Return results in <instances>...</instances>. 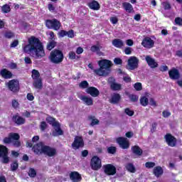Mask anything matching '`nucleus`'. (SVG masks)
<instances>
[{"label": "nucleus", "instance_id": "obj_54", "mask_svg": "<svg viewBox=\"0 0 182 182\" xmlns=\"http://www.w3.org/2000/svg\"><path fill=\"white\" fill-rule=\"evenodd\" d=\"M67 36L70 38H75V31L73 30L67 31Z\"/></svg>", "mask_w": 182, "mask_h": 182}, {"label": "nucleus", "instance_id": "obj_4", "mask_svg": "<svg viewBox=\"0 0 182 182\" xmlns=\"http://www.w3.org/2000/svg\"><path fill=\"white\" fill-rule=\"evenodd\" d=\"M6 86L8 87L10 92L16 95L19 93V90H21V85H19V80L16 79H13L9 80L6 83Z\"/></svg>", "mask_w": 182, "mask_h": 182}, {"label": "nucleus", "instance_id": "obj_31", "mask_svg": "<svg viewBox=\"0 0 182 182\" xmlns=\"http://www.w3.org/2000/svg\"><path fill=\"white\" fill-rule=\"evenodd\" d=\"M81 100L84 102L87 106H93V99L87 96H82Z\"/></svg>", "mask_w": 182, "mask_h": 182}, {"label": "nucleus", "instance_id": "obj_11", "mask_svg": "<svg viewBox=\"0 0 182 182\" xmlns=\"http://www.w3.org/2000/svg\"><path fill=\"white\" fill-rule=\"evenodd\" d=\"M90 167L92 170L97 171L99 168H102V160L99 156H93L91 159Z\"/></svg>", "mask_w": 182, "mask_h": 182}, {"label": "nucleus", "instance_id": "obj_60", "mask_svg": "<svg viewBox=\"0 0 182 182\" xmlns=\"http://www.w3.org/2000/svg\"><path fill=\"white\" fill-rule=\"evenodd\" d=\"M123 80L125 82V83H130V82H132V77L127 75V76L123 77Z\"/></svg>", "mask_w": 182, "mask_h": 182}, {"label": "nucleus", "instance_id": "obj_5", "mask_svg": "<svg viewBox=\"0 0 182 182\" xmlns=\"http://www.w3.org/2000/svg\"><path fill=\"white\" fill-rule=\"evenodd\" d=\"M46 26L48 29H53L54 31H59L60 29V21L56 18L46 20Z\"/></svg>", "mask_w": 182, "mask_h": 182}, {"label": "nucleus", "instance_id": "obj_62", "mask_svg": "<svg viewBox=\"0 0 182 182\" xmlns=\"http://www.w3.org/2000/svg\"><path fill=\"white\" fill-rule=\"evenodd\" d=\"M164 9L167 10V9H171V5L168 2H165L163 4Z\"/></svg>", "mask_w": 182, "mask_h": 182}, {"label": "nucleus", "instance_id": "obj_50", "mask_svg": "<svg viewBox=\"0 0 182 182\" xmlns=\"http://www.w3.org/2000/svg\"><path fill=\"white\" fill-rule=\"evenodd\" d=\"M18 167H19V165L18 164V162H14L11 165V171H16V170H18Z\"/></svg>", "mask_w": 182, "mask_h": 182}, {"label": "nucleus", "instance_id": "obj_48", "mask_svg": "<svg viewBox=\"0 0 182 182\" xmlns=\"http://www.w3.org/2000/svg\"><path fill=\"white\" fill-rule=\"evenodd\" d=\"M4 36L7 39H11V38H14V36H15V34H14V33L11 31H6L4 33Z\"/></svg>", "mask_w": 182, "mask_h": 182}, {"label": "nucleus", "instance_id": "obj_18", "mask_svg": "<svg viewBox=\"0 0 182 182\" xmlns=\"http://www.w3.org/2000/svg\"><path fill=\"white\" fill-rule=\"evenodd\" d=\"M168 75L171 80H178L181 77L180 71L176 68H173L168 71Z\"/></svg>", "mask_w": 182, "mask_h": 182}, {"label": "nucleus", "instance_id": "obj_21", "mask_svg": "<svg viewBox=\"0 0 182 182\" xmlns=\"http://www.w3.org/2000/svg\"><path fill=\"white\" fill-rule=\"evenodd\" d=\"M0 76L3 77V79H12L14 77V74L12 72L9 71L6 68H4L0 71Z\"/></svg>", "mask_w": 182, "mask_h": 182}, {"label": "nucleus", "instance_id": "obj_17", "mask_svg": "<svg viewBox=\"0 0 182 182\" xmlns=\"http://www.w3.org/2000/svg\"><path fill=\"white\" fill-rule=\"evenodd\" d=\"M141 45L144 48L151 49V48H154V41H153L150 37H145L142 40Z\"/></svg>", "mask_w": 182, "mask_h": 182}, {"label": "nucleus", "instance_id": "obj_14", "mask_svg": "<svg viewBox=\"0 0 182 182\" xmlns=\"http://www.w3.org/2000/svg\"><path fill=\"white\" fill-rule=\"evenodd\" d=\"M45 143L41 141L33 146L32 150L35 154L38 156H41V154H43V149H45Z\"/></svg>", "mask_w": 182, "mask_h": 182}, {"label": "nucleus", "instance_id": "obj_64", "mask_svg": "<svg viewBox=\"0 0 182 182\" xmlns=\"http://www.w3.org/2000/svg\"><path fill=\"white\" fill-rule=\"evenodd\" d=\"M176 56H177L178 58H182V50H176Z\"/></svg>", "mask_w": 182, "mask_h": 182}, {"label": "nucleus", "instance_id": "obj_25", "mask_svg": "<svg viewBox=\"0 0 182 182\" xmlns=\"http://www.w3.org/2000/svg\"><path fill=\"white\" fill-rule=\"evenodd\" d=\"M131 150L135 156H143V149H141V148L138 145L132 146Z\"/></svg>", "mask_w": 182, "mask_h": 182}, {"label": "nucleus", "instance_id": "obj_55", "mask_svg": "<svg viewBox=\"0 0 182 182\" xmlns=\"http://www.w3.org/2000/svg\"><path fill=\"white\" fill-rule=\"evenodd\" d=\"M68 36V31H65V30H61L59 33H58V36L60 38H64V36Z\"/></svg>", "mask_w": 182, "mask_h": 182}, {"label": "nucleus", "instance_id": "obj_47", "mask_svg": "<svg viewBox=\"0 0 182 182\" xmlns=\"http://www.w3.org/2000/svg\"><path fill=\"white\" fill-rule=\"evenodd\" d=\"M124 113H125V114H127V116H129V117L134 115V111L130 109V108H126L124 109Z\"/></svg>", "mask_w": 182, "mask_h": 182}, {"label": "nucleus", "instance_id": "obj_1", "mask_svg": "<svg viewBox=\"0 0 182 182\" xmlns=\"http://www.w3.org/2000/svg\"><path fill=\"white\" fill-rule=\"evenodd\" d=\"M28 43L23 48L24 53L31 55L35 59H42V58L46 56L45 47L39 38L34 36H31L28 39Z\"/></svg>", "mask_w": 182, "mask_h": 182}, {"label": "nucleus", "instance_id": "obj_52", "mask_svg": "<svg viewBox=\"0 0 182 182\" xmlns=\"http://www.w3.org/2000/svg\"><path fill=\"white\" fill-rule=\"evenodd\" d=\"M11 105L14 109H18V107H19V102L16 100H13L11 102Z\"/></svg>", "mask_w": 182, "mask_h": 182}, {"label": "nucleus", "instance_id": "obj_23", "mask_svg": "<svg viewBox=\"0 0 182 182\" xmlns=\"http://www.w3.org/2000/svg\"><path fill=\"white\" fill-rule=\"evenodd\" d=\"M70 178L72 181L80 182L82 181V175L77 171H73L70 173Z\"/></svg>", "mask_w": 182, "mask_h": 182}, {"label": "nucleus", "instance_id": "obj_8", "mask_svg": "<svg viewBox=\"0 0 182 182\" xmlns=\"http://www.w3.org/2000/svg\"><path fill=\"white\" fill-rule=\"evenodd\" d=\"M117 143L122 150L130 149V141H129V139L126 137L119 136L117 138Z\"/></svg>", "mask_w": 182, "mask_h": 182}, {"label": "nucleus", "instance_id": "obj_49", "mask_svg": "<svg viewBox=\"0 0 182 182\" xmlns=\"http://www.w3.org/2000/svg\"><path fill=\"white\" fill-rule=\"evenodd\" d=\"M155 166H156V163L154 162L149 161L145 163V167L146 168H153Z\"/></svg>", "mask_w": 182, "mask_h": 182}, {"label": "nucleus", "instance_id": "obj_3", "mask_svg": "<svg viewBox=\"0 0 182 182\" xmlns=\"http://www.w3.org/2000/svg\"><path fill=\"white\" fill-rule=\"evenodd\" d=\"M63 53L60 50L55 49L50 53V60L52 63H55L58 65V63H61L63 62Z\"/></svg>", "mask_w": 182, "mask_h": 182}, {"label": "nucleus", "instance_id": "obj_39", "mask_svg": "<svg viewBox=\"0 0 182 182\" xmlns=\"http://www.w3.org/2000/svg\"><path fill=\"white\" fill-rule=\"evenodd\" d=\"M126 168L130 173H135L136 172V168L134 167V165H133V164H132V163L127 164V166H126Z\"/></svg>", "mask_w": 182, "mask_h": 182}, {"label": "nucleus", "instance_id": "obj_57", "mask_svg": "<svg viewBox=\"0 0 182 182\" xmlns=\"http://www.w3.org/2000/svg\"><path fill=\"white\" fill-rule=\"evenodd\" d=\"M114 63H115V65H122L123 60L121 58H115L114 59Z\"/></svg>", "mask_w": 182, "mask_h": 182}, {"label": "nucleus", "instance_id": "obj_10", "mask_svg": "<svg viewBox=\"0 0 182 182\" xmlns=\"http://www.w3.org/2000/svg\"><path fill=\"white\" fill-rule=\"evenodd\" d=\"M139 68V58L136 56H132L128 60V70H134Z\"/></svg>", "mask_w": 182, "mask_h": 182}, {"label": "nucleus", "instance_id": "obj_61", "mask_svg": "<svg viewBox=\"0 0 182 182\" xmlns=\"http://www.w3.org/2000/svg\"><path fill=\"white\" fill-rule=\"evenodd\" d=\"M149 105L156 107L157 106V102H156V100H154V98H150Z\"/></svg>", "mask_w": 182, "mask_h": 182}, {"label": "nucleus", "instance_id": "obj_46", "mask_svg": "<svg viewBox=\"0 0 182 182\" xmlns=\"http://www.w3.org/2000/svg\"><path fill=\"white\" fill-rule=\"evenodd\" d=\"M40 129H41V132H45V130H46V129H48V124H46V122L43 121L41 122Z\"/></svg>", "mask_w": 182, "mask_h": 182}, {"label": "nucleus", "instance_id": "obj_45", "mask_svg": "<svg viewBox=\"0 0 182 182\" xmlns=\"http://www.w3.org/2000/svg\"><path fill=\"white\" fill-rule=\"evenodd\" d=\"M134 87L136 92H140V90H143V85H141V82H136L134 85Z\"/></svg>", "mask_w": 182, "mask_h": 182}, {"label": "nucleus", "instance_id": "obj_59", "mask_svg": "<svg viewBox=\"0 0 182 182\" xmlns=\"http://www.w3.org/2000/svg\"><path fill=\"white\" fill-rule=\"evenodd\" d=\"M19 45V41L14 40L10 45V48H16Z\"/></svg>", "mask_w": 182, "mask_h": 182}, {"label": "nucleus", "instance_id": "obj_20", "mask_svg": "<svg viewBox=\"0 0 182 182\" xmlns=\"http://www.w3.org/2000/svg\"><path fill=\"white\" fill-rule=\"evenodd\" d=\"M53 137H58V136H63V130L60 128V123L56 124L54 126V130L52 132Z\"/></svg>", "mask_w": 182, "mask_h": 182}, {"label": "nucleus", "instance_id": "obj_6", "mask_svg": "<svg viewBox=\"0 0 182 182\" xmlns=\"http://www.w3.org/2000/svg\"><path fill=\"white\" fill-rule=\"evenodd\" d=\"M72 147L74 150H79V149H83L85 147V141L83 136H75L74 141L72 143Z\"/></svg>", "mask_w": 182, "mask_h": 182}, {"label": "nucleus", "instance_id": "obj_27", "mask_svg": "<svg viewBox=\"0 0 182 182\" xmlns=\"http://www.w3.org/2000/svg\"><path fill=\"white\" fill-rule=\"evenodd\" d=\"M122 99V97L120 96V94L119 93H114L110 99V103L112 105H117L119 102H120V100Z\"/></svg>", "mask_w": 182, "mask_h": 182}, {"label": "nucleus", "instance_id": "obj_15", "mask_svg": "<svg viewBox=\"0 0 182 182\" xmlns=\"http://www.w3.org/2000/svg\"><path fill=\"white\" fill-rule=\"evenodd\" d=\"M43 154H46V156H48V157H55L56 154H58V151H56V149L49 146L48 145H46L44 146V149H43Z\"/></svg>", "mask_w": 182, "mask_h": 182}, {"label": "nucleus", "instance_id": "obj_56", "mask_svg": "<svg viewBox=\"0 0 182 182\" xmlns=\"http://www.w3.org/2000/svg\"><path fill=\"white\" fill-rule=\"evenodd\" d=\"M176 25H178V26H182V18L180 17H176L175 18Z\"/></svg>", "mask_w": 182, "mask_h": 182}, {"label": "nucleus", "instance_id": "obj_26", "mask_svg": "<svg viewBox=\"0 0 182 182\" xmlns=\"http://www.w3.org/2000/svg\"><path fill=\"white\" fill-rule=\"evenodd\" d=\"M122 8H124V11L128 14H133V12H134L133 6L129 2L122 3Z\"/></svg>", "mask_w": 182, "mask_h": 182}, {"label": "nucleus", "instance_id": "obj_30", "mask_svg": "<svg viewBox=\"0 0 182 182\" xmlns=\"http://www.w3.org/2000/svg\"><path fill=\"white\" fill-rule=\"evenodd\" d=\"M112 45L115 48L121 49V48H123V46H124V43H123V41H122L121 39L115 38L112 41Z\"/></svg>", "mask_w": 182, "mask_h": 182}, {"label": "nucleus", "instance_id": "obj_58", "mask_svg": "<svg viewBox=\"0 0 182 182\" xmlns=\"http://www.w3.org/2000/svg\"><path fill=\"white\" fill-rule=\"evenodd\" d=\"M110 22H112V23H113V25H116V23H117V22H119V18H117V17H116V16H112L110 18Z\"/></svg>", "mask_w": 182, "mask_h": 182}, {"label": "nucleus", "instance_id": "obj_12", "mask_svg": "<svg viewBox=\"0 0 182 182\" xmlns=\"http://www.w3.org/2000/svg\"><path fill=\"white\" fill-rule=\"evenodd\" d=\"M19 139H21L19 134L11 132L9 134L8 137L4 138L3 142L4 144H11V143H12V140H19Z\"/></svg>", "mask_w": 182, "mask_h": 182}, {"label": "nucleus", "instance_id": "obj_16", "mask_svg": "<svg viewBox=\"0 0 182 182\" xmlns=\"http://www.w3.org/2000/svg\"><path fill=\"white\" fill-rule=\"evenodd\" d=\"M11 120L14 124H16V126H22V124L26 123V119L20 116L18 113L13 115Z\"/></svg>", "mask_w": 182, "mask_h": 182}, {"label": "nucleus", "instance_id": "obj_51", "mask_svg": "<svg viewBox=\"0 0 182 182\" xmlns=\"http://www.w3.org/2000/svg\"><path fill=\"white\" fill-rule=\"evenodd\" d=\"M129 99L131 100V102H137V100H139V97L136 95H129Z\"/></svg>", "mask_w": 182, "mask_h": 182}, {"label": "nucleus", "instance_id": "obj_53", "mask_svg": "<svg viewBox=\"0 0 182 182\" xmlns=\"http://www.w3.org/2000/svg\"><path fill=\"white\" fill-rule=\"evenodd\" d=\"M162 116H163V117H164L165 119H167V117H170V116H171V112H168V111H166V110H164V111H163V112H162Z\"/></svg>", "mask_w": 182, "mask_h": 182}, {"label": "nucleus", "instance_id": "obj_32", "mask_svg": "<svg viewBox=\"0 0 182 182\" xmlns=\"http://www.w3.org/2000/svg\"><path fill=\"white\" fill-rule=\"evenodd\" d=\"M47 123L53 126V127H55V124H58L59 122L56 121L55 118H53L52 117H47L46 119Z\"/></svg>", "mask_w": 182, "mask_h": 182}, {"label": "nucleus", "instance_id": "obj_42", "mask_svg": "<svg viewBox=\"0 0 182 182\" xmlns=\"http://www.w3.org/2000/svg\"><path fill=\"white\" fill-rule=\"evenodd\" d=\"M117 148L116 146H109L107 149V151L109 154H116Z\"/></svg>", "mask_w": 182, "mask_h": 182}, {"label": "nucleus", "instance_id": "obj_35", "mask_svg": "<svg viewBox=\"0 0 182 182\" xmlns=\"http://www.w3.org/2000/svg\"><path fill=\"white\" fill-rule=\"evenodd\" d=\"M88 120H91L90 126H96V124H99L100 121L96 119L95 116L90 115L88 116Z\"/></svg>", "mask_w": 182, "mask_h": 182}, {"label": "nucleus", "instance_id": "obj_22", "mask_svg": "<svg viewBox=\"0 0 182 182\" xmlns=\"http://www.w3.org/2000/svg\"><path fill=\"white\" fill-rule=\"evenodd\" d=\"M145 60L149 66H150L152 69H155L159 66V63L156 62V60L151 58L150 55H146L145 58Z\"/></svg>", "mask_w": 182, "mask_h": 182}, {"label": "nucleus", "instance_id": "obj_19", "mask_svg": "<svg viewBox=\"0 0 182 182\" xmlns=\"http://www.w3.org/2000/svg\"><path fill=\"white\" fill-rule=\"evenodd\" d=\"M86 93L90 95L92 97H97L100 95V91L96 87H89L86 89Z\"/></svg>", "mask_w": 182, "mask_h": 182}, {"label": "nucleus", "instance_id": "obj_28", "mask_svg": "<svg viewBox=\"0 0 182 182\" xmlns=\"http://www.w3.org/2000/svg\"><path fill=\"white\" fill-rule=\"evenodd\" d=\"M33 86L35 87V89H38L41 90L42 87H43V83L42 82V78H38L36 80H33Z\"/></svg>", "mask_w": 182, "mask_h": 182}, {"label": "nucleus", "instance_id": "obj_37", "mask_svg": "<svg viewBox=\"0 0 182 182\" xmlns=\"http://www.w3.org/2000/svg\"><path fill=\"white\" fill-rule=\"evenodd\" d=\"M55 46H56V42L54 40L50 41L47 44L46 50H52V49H53Z\"/></svg>", "mask_w": 182, "mask_h": 182}, {"label": "nucleus", "instance_id": "obj_2", "mask_svg": "<svg viewBox=\"0 0 182 182\" xmlns=\"http://www.w3.org/2000/svg\"><path fill=\"white\" fill-rule=\"evenodd\" d=\"M99 68L95 69L93 68V64L89 63L88 68L93 70L94 73L97 76H109L110 75V72H112V67L113 66V63L110 61V60L102 59L98 61Z\"/></svg>", "mask_w": 182, "mask_h": 182}, {"label": "nucleus", "instance_id": "obj_44", "mask_svg": "<svg viewBox=\"0 0 182 182\" xmlns=\"http://www.w3.org/2000/svg\"><path fill=\"white\" fill-rule=\"evenodd\" d=\"M1 10L4 14H9V12H11V6H9L8 4H4L1 7Z\"/></svg>", "mask_w": 182, "mask_h": 182}, {"label": "nucleus", "instance_id": "obj_41", "mask_svg": "<svg viewBox=\"0 0 182 182\" xmlns=\"http://www.w3.org/2000/svg\"><path fill=\"white\" fill-rule=\"evenodd\" d=\"M28 176L31 178H35L36 177V171L33 168H30L28 171Z\"/></svg>", "mask_w": 182, "mask_h": 182}, {"label": "nucleus", "instance_id": "obj_33", "mask_svg": "<svg viewBox=\"0 0 182 182\" xmlns=\"http://www.w3.org/2000/svg\"><path fill=\"white\" fill-rule=\"evenodd\" d=\"M90 50L93 53L96 52L97 55H98L99 56H102V55H103V53L100 51V47H99V46H92L90 48Z\"/></svg>", "mask_w": 182, "mask_h": 182}, {"label": "nucleus", "instance_id": "obj_63", "mask_svg": "<svg viewBox=\"0 0 182 182\" xmlns=\"http://www.w3.org/2000/svg\"><path fill=\"white\" fill-rule=\"evenodd\" d=\"M27 99L30 101L32 102V100H34L35 97L33 96V93H28L27 94Z\"/></svg>", "mask_w": 182, "mask_h": 182}, {"label": "nucleus", "instance_id": "obj_7", "mask_svg": "<svg viewBox=\"0 0 182 182\" xmlns=\"http://www.w3.org/2000/svg\"><path fill=\"white\" fill-rule=\"evenodd\" d=\"M8 147L5 145L0 144V157L2 159L3 164L9 163V156H8Z\"/></svg>", "mask_w": 182, "mask_h": 182}, {"label": "nucleus", "instance_id": "obj_29", "mask_svg": "<svg viewBox=\"0 0 182 182\" xmlns=\"http://www.w3.org/2000/svg\"><path fill=\"white\" fill-rule=\"evenodd\" d=\"M163 173H164V171L160 166L154 167L153 170V173L154 174L155 177H160V176H163Z\"/></svg>", "mask_w": 182, "mask_h": 182}, {"label": "nucleus", "instance_id": "obj_9", "mask_svg": "<svg viewBox=\"0 0 182 182\" xmlns=\"http://www.w3.org/2000/svg\"><path fill=\"white\" fill-rule=\"evenodd\" d=\"M164 139H165V141L169 147H176L177 146V138L173 134L168 133L164 136Z\"/></svg>", "mask_w": 182, "mask_h": 182}, {"label": "nucleus", "instance_id": "obj_40", "mask_svg": "<svg viewBox=\"0 0 182 182\" xmlns=\"http://www.w3.org/2000/svg\"><path fill=\"white\" fill-rule=\"evenodd\" d=\"M68 58L71 60H75V59H79V55H76V53L75 51H70L68 53Z\"/></svg>", "mask_w": 182, "mask_h": 182}, {"label": "nucleus", "instance_id": "obj_38", "mask_svg": "<svg viewBox=\"0 0 182 182\" xmlns=\"http://www.w3.org/2000/svg\"><path fill=\"white\" fill-rule=\"evenodd\" d=\"M140 103L141 106H144V107H146V106L149 105V98H147V97L146 96L141 97L140 98Z\"/></svg>", "mask_w": 182, "mask_h": 182}, {"label": "nucleus", "instance_id": "obj_13", "mask_svg": "<svg viewBox=\"0 0 182 182\" xmlns=\"http://www.w3.org/2000/svg\"><path fill=\"white\" fill-rule=\"evenodd\" d=\"M103 168L104 173H105L107 176H114V174L117 173V169H116V166L110 164L104 165Z\"/></svg>", "mask_w": 182, "mask_h": 182}, {"label": "nucleus", "instance_id": "obj_34", "mask_svg": "<svg viewBox=\"0 0 182 182\" xmlns=\"http://www.w3.org/2000/svg\"><path fill=\"white\" fill-rule=\"evenodd\" d=\"M110 87L112 89V90H122V84H119L117 82H112L110 83Z\"/></svg>", "mask_w": 182, "mask_h": 182}, {"label": "nucleus", "instance_id": "obj_36", "mask_svg": "<svg viewBox=\"0 0 182 182\" xmlns=\"http://www.w3.org/2000/svg\"><path fill=\"white\" fill-rule=\"evenodd\" d=\"M31 77L33 80H36V79H41V73H39V71L38 70H35L33 69L31 71Z\"/></svg>", "mask_w": 182, "mask_h": 182}, {"label": "nucleus", "instance_id": "obj_24", "mask_svg": "<svg viewBox=\"0 0 182 182\" xmlns=\"http://www.w3.org/2000/svg\"><path fill=\"white\" fill-rule=\"evenodd\" d=\"M87 6L92 11H99V9H100V4L96 0H92L89 2Z\"/></svg>", "mask_w": 182, "mask_h": 182}, {"label": "nucleus", "instance_id": "obj_43", "mask_svg": "<svg viewBox=\"0 0 182 182\" xmlns=\"http://www.w3.org/2000/svg\"><path fill=\"white\" fill-rule=\"evenodd\" d=\"M79 87L80 89H87L89 87V82H87L86 80L82 81L79 84Z\"/></svg>", "mask_w": 182, "mask_h": 182}]
</instances>
